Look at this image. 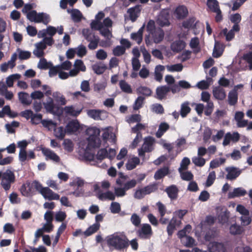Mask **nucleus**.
Listing matches in <instances>:
<instances>
[{"mask_svg": "<svg viewBox=\"0 0 252 252\" xmlns=\"http://www.w3.org/2000/svg\"><path fill=\"white\" fill-rule=\"evenodd\" d=\"M108 246L117 250L126 248L129 245V240L124 232H116L108 236L106 238Z\"/></svg>", "mask_w": 252, "mask_h": 252, "instance_id": "f257e3e1", "label": "nucleus"}, {"mask_svg": "<svg viewBox=\"0 0 252 252\" xmlns=\"http://www.w3.org/2000/svg\"><path fill=\"white\" fill-rule=\"evenodd\" d=\"M21 77V75L20 74H13L6 78V84L3 82H0V95L4 96L7 100L12 99L14 94L12 92L8 90V88L13 87L14 81L19 79Z\"/></svg>", "mask_w": 252, "mask_h": 252, "instance_id": "f03ea898", "label": "nucleus"}, {"mask_svg": "<svg viewBox=\"0 0 252 252\" xmlns=\"http://www.w3.org/2000/svg\"><path fill=\"white\" fill-rule=\"evenodd\" d=\"M87 132L89 135L88 145L93 148H98L100 146L101 141L99 137L100 131L99 129L94 127L88 128Z\"/></svg>", "mask_w": 252, "mask_h": 252, "instance_id": "7ed1b4c3", "label": "nucleus"}, {"mask_svg": "<svg viewBox=\"0 0 252 252\" xmlns=\"http://www.w3.org/2000/svg\"><path fill=\"white\" fill-rule=\"evenodd\" d=\"M27 19L31 22L42 23L47 25L50 22L49 16L44 13H37L35 10H32L27 14Z\"/></svg>", "mask_w": 252, "mask_h": 252, "instance_id": "20e7f679", "label": "nucleus"}, {"mask_svg": "<svg viewBox=\"0 0 252 252\" xmlns=\"http://www.w3.org/2000/svg\"><path fill=\"white\" fill-rule=\"evenodd\" d=\"M164 36V32L160 28H157L155 31L149 34V35L145 37V42L147 46H150L152 44V41L150 38L155 43H159L163 39Z\"/></svg>", "mask_w": 252, "mask_h": 252, "instance_id": "39448f33", "label": "nucleus"}, {"mask_svg": "<svg viewBox=\"0 0 252 252\" xmlns=\"http://www.w3.org/2000/svg\"><path fill=\"white\" fill-rule=\"evenodd\" d=\"M14 181L15 175L11 170H7L2 173L0 185L5 191L8 190L10 189L11 184Z\"/></svg>", "mask_w": 252, "mask_h": 252, "instance_id": "423d86ee", "label": "nucleus"}, {"mask_svg": "<svg viewBox=\"0 0 252 252\" xmlns=\"http://www.w3.org/2000/svg\"><path fill=\"white\" fill-rule=\"evenodd\" d=\"M155 139L152 137L145 138L144 142L141 148L138 150L140 157H145V153L152 152L154 149Z\"/></svg>", "mask_w": 252, "mask_h": 252, "instance_id": "0eeeda50", "label": "nucleus"}, {"mask_svg": "<svg viewBox=\"0 0 252 252\" xmlns=\"http://www.w3.org/2000/svg\"><path fill=\"white\" fill-rule=\"evenodd\" d=\"M87 114L89 117L95 121L104 120L108 116V114L106 111L99 109L87 110Z\"/></svg>", "mask_w": 252, "mask_h": 252, "instance_id": "6e6552de", "label": "nucleus"}, {"mask_svg": "<svg viewBox=\"0 0 252 252\" xmlns=\"http://www.w3.org/2000/svg\"><path fill=\"white\" fill-rule=\"evenodd\" d=\"M155 189L154 185H149L143 188L137 189L133 194V197L137 199H141L145 195L154 192Z\"/></svg>", "mask_w": 252, "mask_h": 252, "instance_id": "1a4fd4ad", "label": "nucleus"}, {"mask_svg": "<svg viewBox=\"0 0 252 252\" xmlns=\"http://www.w3.org/2000/svg\"><path fill=\"white\" fill-rule=\"evenodd\" d=\"M92 30L99 31L100 33L107 39L112 37V33L108 28H104L102 24H99L97 21H92L91 23Z\"/></svg>", "mask_w": 252, "mask_h": 252, "instance_id": "9d476101", "label": "nucleus"}, {"mask_svg": "<svg viewBox=\"0 0 252 252\" xmlns=\"http://www.w3.org/2000/svg\"><path fill=\"white\" fill-rule=\"evenodd\" d=\"M92 30L99 31L100 33L107 39L112 37V33L108 28H104L102 24H99L97 21H92L91 23Z\"/></svg>", "mask_w": 252, "mask_h": 252, "instance_id": "9b49d317", "label": "nucleus"}, {"mask_svg": "<svg viewBox=\"0 0 252 252\" xmlns=\"http://www.w3.org/2000/svg\"><path fill=\"white\" fill-rule=\"evenodd\" d=\"M42 104L46 111L51 114H55L56 109L58 108V105L55 103L54 99L50 96L47 97Z\"/></svg>", "mask_w": 252, "mask_h": 252, "instance_id": "f8f14e48", "label": "nucleus"}, {"mask_svg": "<svg viewBox=\"0 0 252 252\" xmlns=\"http://www.w3.org/2000/svg\"><path fill=\"white\" fill-rule=\"evenodd\" d=\"M82 109V107L77 105H69L65 106L63 108V111L67 116L77 117L81 113Z\"/></svg>", "mask_w": 252, "mask_h": 252, "instance_id": "ddd939ff", "label": "nucleus"}, {"mask_svg": "<svg viewBox=\"0 0 252 252\" xmlns=\"http://www.w3.org/2000/svg\"><path fill=\"white\" fill-rule=\"evenodd\" d=\"M41 152L45 157L46 160H51L56 163L60 162L61 159L59 156L51 150L48 148H42Z\"/></svg>", "mask_w": 252, "mask_h": 252, "instance_id": "4468645a", "label": "nucleus"}, {"mask_svg": "<svg viewBox=\"0 0 252 252\" xmlns=\"http://www.w3.org/2000/svg\"><path fill=\"white\" fill-rule=\"evenodd\" d=\"M188 9L184 5H179L174 11V16L177 19L179 20L184 19L188 15Z\"/></svg>", "mask_w": 252, "mask_h": 252, "instance_id": "2eb2a0df", "label": "nucleus"}, {"mask_svg": "<svg viewBox=\"0 0 252 252\" xmlns=\"http://www.w3.org/2000/svg\"><path fill=\"white\" fill-rule=\"evenodd\" d=\"M225 170L227 173L226 178L229 180H235L242 172V170L233 166L226 167Z\"/></svg>", "mask_w": 252, "mask_h": 252, "instance_id": "dca6fc26", "label": "nucleus"}, {"mask_svg": "<svg viewBox=\"0 0 252 252\" xmlns=\"http://www.w3.org/2000/svg\"><path fill=\"white\" fill-rule=\"evenodd\" d=\"M138 234L140 238L146 239L149 238L152 234L151 226L150 224L144 223L138 231Z\"/></svg>", "mask_w": 252, "mask_h": 252, "instance_id": "f3484780", "label": "nucleus"}, {"mask_svg": "<svg viewBox=\"0 0 252 252\" xmlns=\"http://www.w3.org/2000/svg\"><path fill=\"white\" fill-rule=\"evenodd\" d=\"M141 10V6L137 5L133 7L128 9L127 12L128 14L129 19L132 22H135L139 17Z\"/></svg>", "mask_w": 252, "mask_h": 252, "instance_id": "a211bd4d", "label": "nucleus"}, {"mask_svg": "<svg viewBox=\"0 0 252 252\" xmlns=\"http://www.w3.org/2000/svg\"><path fill=\"white\" fill-rule=\"evenodd\" d=\"M41 194L45 199H48L49 200H57L60 199V195L57 193L54 192L48 187H44V190L42 191Z\"/></svg>", "mask_w": 252, "mask_h": 252, "instance_id": "6ab92c4d", "label": "nucleus"}, {"mask_svg": "<svg viewBox=\"0 0 252 252\" xmlns=\"http://www.w3.org/2000/svg\"><path fill=\"white\" fill-rule=\"evenodd\" d=\"M35 157L34 153L31 150L27 152L26 150H20L19 153V160L22 163L30 159H33Z\"/></svg>", "mask_w": 252, "mask_h": 252, "instance_id": "aec40b11", "label": "nucleus"}, {"mask_svg": "<svg viewBox=\"0 0 252 252\" xmlns=\"http://www.w3.org/2000/svg\"><path fill=\"white\" fill-rule=\"evenodd\" d=\"M247 193L246 189L239 187L234 188L232 191H229L228 194V197L229 198H234L235 197H239L240 196H244Z\"/></svg>", "mask_w": 252, "mask_h": 252, "instance_id": "412c9836", "label": "nucleus"}, {"mask_svg": "<svg viewBox=\"0 0 252 252\" xmlns=\"http://www.w3.org/2000/svg\"><path fill=\"white\" fill-rule=\"evenodd\" d=\"M170 91V87L167 86H161L157 88V97L159 100H162L166 97L167 93Z\"/></svg>", "mask_w": 252, "mask_h": 252, "instance_id": "4be33fe9", "label": "nucleus"}, {"mask_svg": "<svg viewBox=\"0 0 252 252\" xmlns=\"http://www.w3.org/2000/svg\"><path fill=\"white\" fill-rule=\"evenodd\" d=\"M209 252H225L224 245L221 243L213 242L208 246Z\"/></svg>", "mask_w": 252, "mask_h": 252, "instance_id": "5701e85b", "label": "nucleus"}, {"mask_svg": "<svg viewBox=\"0 0 252 252\" xmlns=\"http://www.w3.org/2000/svg\"><path fill=\"white\" fill-rule=\"evenodd\" d=\"M35 49L33 51V54L37 58L42 57L44 54V50L46 49V46L43 43L37 42L34 44Z\"/></svg>", "mask_w": 252, "mask_h": 252, "instance_id": "b1692460", "label": "nucleus"}, {"mask_svg": "<svg viewBox=\"0 0 252 252\" xmlns=\"http://www.w3.org/2000/svg\"><path fill=\"white\" fill-rule=\"evenodd\" d=\"M52 96L56 102L59 105H65L67 102L65 96L58 91L53 92Z\"/></svg>", "mask_w": 252, "mask_h": 252, "instance_id": "393cba45", "label": "nucleus"}, {"mask_svg": "<svg viewBox=\"0 0 252 252\" xmlns=\"http://www.w3.org/2000/svg\"><path fill=\"white\" fill-rule=\"evenodd\" d=\"M165 191L167 193L168 196L171 200L177 198L178 189L175 185H171L166 188Z\"/></svg>", "mask_w": 252, "mask_h": 252, "instance_id": "a878e982", "label": "nucleus"}, {"mask_svg": "<svg viewBox=\"0 0 252 252\" xmlns=\"http://www.w3.org/2000/svg\"><path fill=\"white\" fill-rule=\"evenodd\" d=\"M13 54H16V59L18 57L21 60H28L31 56V53L30 51L23 50L19 48L16 49Z\"/></svg>", "mask_w": 252, "mask_h": 252, "instance_id": "bb28decb", "label": "nucleus"}, {"mask_svg": "<svg viewBox=\"0 0 252 252\" xmlns=\"http://www.w3.org/2000/svg\"><path fill=\"white\" fill-rule=\"evenodd\" d=\"M213 94L214 97L219 100H223L226 96L224 90L220 86L214 88L213 90Z\"/></svg>", "mask_w": 252, "mask_h": 252, "instance_id": "cd10ccee", "label": "nucleus"}, {"mask_svg": "<svg viewBox=\"0 0 252 252\" xmlns=\"http://www.w3.org/2000/svg\"><path fill=\"white\" fill-rule=\"evenodd\" d=\"M97 197L99 199L101 200H115V196L114 192L111 191H107L105 192H102L101 191H99L97 194Z\"/></svg>", "mask_w": 252, "mask_h": 252, "instance_id": "c85d7f7f", "label": "nucleus"}, {"mask_svg": "<svg viewBox=\"0 0 252 252\" xmlns=\"http://www.w3.org/2000/svg\"><path fill=\"white\" fill-rule=\"evenodd\" d=\"M165 66L162 65H158L156 66L154 71L155 79L156 81L160 82L162 79V72L164 70Z\"/></svg>", "mask_w": 252, "mask_h": 252, "instance_id": "c756f323", "label": "nucleus"}, {"mask_svg": "<svg viewBox=\"0 0 252 252\" xmlns=\"http://www.w3.org/2000/svg\"><path fill=\"white\" fill-rule=\"evenodd\" d=\"M67 12L71 14V18L75 22H80L83 17L81 12L77 9H67Z\"/></svg>", "mask_w": 252, "mask_h": 252, "instance_id": "7c9ffc66", "label": "nucleus"}, {"mask_svg": "<svg viewBox=\"0 0 252 252\" xmlns=\"http://www.w3.org/2000/svg\"><path fill=\"white\" fill-rule=\"evenodd\" d=\"M140 163V159L138 157H132L127 160L126 163V168L128 170H131L136 167Z\"/></svg>", "mask_w": 252, "mask_h": 252, "instance_id": "2f4dec72", "label": "nucleus"}, {"mask_svg": "<svg viewBox=\"0 0 252 252\" xmlns=\"http://www.w3.org/2000/svg\"><path fill=\"white\" fill-rule=\"evenodd\" d=\"M79 128V124L77 121H71L68 123L66 126V131L67 133L76 132Z\"/></svg>", "mask_w": 252, "mask_h": 252, "instance_id": "473e14b6", "label": "nucleus"}, {"mask_svg": "<svg viewBox=\"0 0 252 252\" xmlns=\"http://www.w3.org/2000/svg\"><path fill=\"white\" fill-rule=\"evenodd\" d=\"M144 25L141 27L136 32L131 34V38L135 40L138 44H140L142 40V34L144 29Z\"/></svg>", "mask_w": 252, "mask_h": 252, "instance_id": "72a5a7b5", "label": "nucleus"}, {"mask_svg": "<svg viewBox=\"0 0 252 252\" xmlns=\"http://www.w3.org/2000/svg\"><path fill=\"white\" fill-rule=\"evenodd\" d=\"M18 98L23 104L29 105L32 103V100L30 99L29 94L27 93H19Z\"/></svg>", "mask_w": 252, "mask_h": 252, "instance_id": "f704fd0d", "label": "nucleus"}, {"mask_svg": "<svg viewBox=\"0 0 252 252\" xmlns=\"http://www.w3.org/2000/svg\"><path fill=\"white\" fill-rule=\"evenodd\" d=\"M185 47V43L182 40H178L173 42L171 48L173 52H179Z\"/></svg>", "mask_w": 252, "mask_h": 252, "instance_id": "c9c22d12", "label": "nucleus"}, {"mask_svg": "<svg viewBox=\"0 0 252 252\" xmlns=\"http://www.w3.org/2000/svg\"><path fill=\"white\" fill-rule=\"evenodd\" d=\"M102 138L104 141L109 140L110 142L114 143L115 141V135L112 131H110L108 129L103 130Z\"/></svg>", "mask_w": 252, "mask_h": 252, "instance_id": "e433bc0d", "label": "nucleus"}, {"mask_svg": "<svg viewBox=\"0 0 252 252\" xmlns=\"http://www.w3.org/2000/svg\"><path fill=\"white\" fill-rule=\"evenodd\" d=\"M238 100V94L235 90L231 91L228 95V103L230 105H235Z\"/></svg>", "mask_w": 252, "mask_h": 252, "instance_id": "4c0bfd02", "label": "nucleus"}, {"mask_svg": "<svg viewBox=\"0 0 252 252\" xmlns=\"http://www.w3.org/2000/svg\"><path fill=\"white\" fill-rule=\"evenodd\" d=\"M229 231L232 235H238L241 234L244 231V229L242 226L235 223L230 226Z\"/></svg>", "mask_w": 252, "mask_h": 252, "instance_id": "58836bf2", "label": "nucleus"}, {"mask_svg": "<svg viewBox=\"0 0 252 252\" xmlns=\"http://www.w3.org/2000/svg\"><path fill=\"white\" fill-rule=\"evenodd\" d=\"M169 173V168L167 167H164L158 171L155 174L154 178L156 180H159L164 177Z\"/></svg>", "mask_w": 252, "mask_h": 252, "instance_id": "ea45409f", "label": "nucleus"}, {"mask_svg": "<svg viewBox=\"0 0 252 252\" xmlns=\"http://www.w3.org/2000/svg\"><path fill=\"white\" fill-rule=\"evenodd\" d=\"M99 227L100 224L99 223H95L84 231V234L86 236H89L96 232L99 229Z\"/></svg>", "mask_w": 252, "mask_h": 252, "instance_id": "a19ab883", "label": "nucleus"}, {"mask_svg": "<svg viewBox=\"0 0 252 252\" xmlns=\"http://www.w3.org/2000/svg\"><path fill=\"white\" fill-rule=\"evenodd\" d=\"M177 222V220L175 217H173L169 221L167 227V231L169 236L172 235L174 230L175 229Z\"/></svg>", "mask_w": 252, "mask_h": 252, "instance_id": "79ce46f5", "label": "nucleus"}, {"mask_svg": "<svg viewBox=\"0 0 252 252\" xmlns=\"http://www.w3.org/2000/svg\"><path fill=\"white\" fill-rule=\"evenodd\" d=\"M169 125L166 123H161L159 126L158 130L156 133L158 138H160L163 133L169 128Z\"/></svg>", "mask_w": 252, "mask_h": 252, "instance_id": "37998d69", "label": "nucleus"}, {"mask_svg": "<svg viewBox=\"0 0 252 252\" xmlns=\"http://www.w3.org/2000/svg\"><path fill=\"white\" fill-rule=\"evenodd\" d=\"M222 46L218 42H216L213 50V56L215 58L220 57L223 52Z\"/></svg>", "mask_w": 252, "mask_h": 252, "instance_id": "c03bdc74", "label": "nucleus"}, {"mask_svg": "<svg viewBox=\"0 0 252 252\" xmlns=\"http://www.w3.org/2000/svg\"><path fill=\"white\" fill-rule=\"evenodd\" d=\"M119 86L122 91L127 94H131L132 92L130 85L124 80H121L119 82Z\"/></svg>", "mask_w": 252, "mask_h": 252, "instance_id": "a18cd8bd", "label": "nucleus"}, {"mask_svg": "<svg viewBox=\"0 0 252 252\" xmlns=\"http://www.w3.org/2000/svg\"><path fill=\"white\" fill-rule=\"evenodd\" d=\"M207 5L210 9L213 12H220L218 2L216 0H208Z\"/></svg>", "mask_w": 252, "mask_h": 252, "instance_id": "49530a36", "label": "nucleus"}, {"mask_svg": "<svg viewBox=\"0 0 252 252\" xmlns=\"http://www.w3.org/2000/svg\"><path fill=\"white\" fill-rule=\"evenodd\" d=\"M190 108L189 106V103L185 102L181 104L180 114L183 118L186 117L190 111Z\"/></svg>", "mask_w": 252, "mask_h": 252, "instance_id": "de8ad7c7", "label": "nucleus"}, {"mask_svg": "<svg viewBox=\"0 0 252 252\" xmlns=\"http://www.w3.org/2000/svg\"><path fill=\"white\" fill-rule=\"evenodd\" d=\"M138 94L146 96H150L152 94V90L148 87L145 86H140L136 89Z\"/></svg>", "mask_w": 252, "mask_h": 252, "instance_id": "09e8293b", "label": "nucleus"}, {"mask_svg": "<svg viewBox=\"0 0 252 252\" xmlns=\"http://www.w3.org/2000/svg\"><path fill=\"white\" fill-rule=\"evenodd\" d=\"M92 67L94 72L97 74H102L106 69V66L104 64H94Z\"/></svg>", "mask_w": 252, "mask_h": 252, "instance_id": "8fccbe9b", "label": "nucleus"}, {"mask_svg": "<svg viewBox=\"0 0 252 252\" xmlns=\"http://www.w3.org/2000/svg\"><path fill=\"white\" fill-rule=\"evenodd\" d=\"M82 34L84 36L85 38L88 41H91L93 39H94L97 37L95 36L94 34L90 30L88 29H84L82 30Z\"/></svg>", "mask_w": 252, "mask_h": 252, "instance_id": "3c124183", "label": "nucleus"}, {"mask_svg": "<svg viewBox=\"0 0 252 252\" xmlns=\"http://www.w3.org/2000/svg\"><path fill=\"white\" fill-rule=\"evenodd\" d=\"M240 220L242 226H246L252 222V219L249 214L248 215L241 216L240 217Z\"/></svg>", "mask_w": 252, "mask_h": 252, "instance_id": "603ef678", "label": "nucleus"}, {"mask_svg": "<svg viewBox=\"0 0 252 252\" xmlns=\"http://www.w3.org/2000/svg\"><path fill=\"white\" fill-rule=\"evenodd\" d=\"M166 67L169 72H180L182 70L183 66L181 63H177L166 65Z\"/></svg>", "mask_w": 252, "mask_h": 252, "instance_id": "864d4df0", "label": "nucleus"}, {"mask_svg": "<svg viewBox=\"0 0 252 252\" xmlns=\"http://www.w3.org/2000/svg\"><path fill=\"white\" fill-rule=\"evenodd\" d=\"M192 162L197 166L202 167L206 162V160L201 157L194 156L192 158Z\"/></svg>", "mask_w": 252, "mask_h": 252, "instance_id": "5fc2aeb1", "label": "nucleus"}, {"mask_svg": "<svg viewBox=\"0 0 252 252\" xmlns=\"http://www.w3.org/2000/svg\"><path fill=\"white\" fill-rule=\"evenodd\" d=\"M126 190L123 187H117L114 188V196L116 197H122L126 195Z\"/></svg>", "mask_w": 252, "mask_h": 252, "instance_id": "6e6d98bb", "label": "nucleus"}, {"mask_svg": "<svg viewBox=\"0 0 252 252\" xmlns=\"http://www.w3.org/2000/svg\"><path fill=\"white\" fill-rule=\"evenodd\" d=\"M109 209L112 214H118L121 211V205L117 202H112L109 207Z\"/></svg>", "mask_w": 252, "mask_h": 252, "instance_id": "4d7b16f0", "label": "nucleus"}, {"mask_svg": "<svg viewBox=\"0 0 252 252\" xmlns=\"http://www.w3.org/2000/svg\"><path fill=\"white\" fill-rule=\"evenodd\" d=\"M54 132L55 135L56 137L60 139H63L64 137L66 131V129H64L63 127L60 126L55 128Z\"/></svg>", "mask_w": 252, "mask_h": 252, "instance_id": "13d9d810", "label": "nucleus"}, {"mask_svg": "<svg viewBox=\"0 0 252 252\" xmlns=\"http://www.w3.org/2000/svg\"><path fill=\"white\" fill-rule=\"evenodd\" d=\"M75 49L76 51V54L79 57H83L87 54V48L82 44L79 45L77 47L75 48Z\"/></svg>", "mask_w": 252, "mask_h": 252, "instance_id": "bf43d9fd", "label": "nucleus"}, {"mask_svg": "<svg viewBox=\"0 0 252 252\" xmlns=\"http://www.w3.org/2000/svg\"><path fill=\"white\" fill-rule=\"evenodd\" d=\"M195 25V19L194 17L190 18L183 23V26L186 29L193 28Z\"/></svg>", "mask_w": 252, "mask_h": 252, "instance_id": "052dcab7", "label": "nucleus"}, {"mask_svg": "<svg viewBox=\"0 0 252 252\" xmlns=\"http://www.w3.org/2000/svg\"><path fill=\"white\" fill-rule=\"evenodd\" d=\"M126 48L122 46H117L113 50V54L116 56H120L125 54Z\"/></svg>", "mask_w": 252, "mask_h": 252, "instance_id": "680f3d73", "label": "nucleus"}, {"mask_svg": "<svg viewBox=\"0 0 252 252\" xmlns=\"http://www.w3.org/2000/svg\"><path fill=\"white\" fill-rule=\"evenodd\" d=\"M51 64L44 58L41 59L37 64V67L41 69H46L50 67Z\"/></svg>", "mask_w": 252, "mask_h": 252, "instance_id": "e2e57ef3", "label": "nucleus"}, {"mask_svg": "<svg viewBox=\"0 0 252 252\" xmlns=\"http://www.w3.org/2000/svg\"><path fill=\"white\" fill-rule=\"evenodd\" d=\"M190 159L187 157L183 158L180 163V167L179 168V172L186 170L188 168V165L190 164Z\"/></svg>", "mask_w": 252, "mask_h": 252, "instance_id": "0e129e2a", "label": "nucleus"}, {"mask_svg": "<svg viewBox=\"0 0 252 252\" xmlns=\"http://www.w3.org/2000/svg\"><path fill=\"white\" fill-rule=\"evenodd\" d=\"M140 51L142 53V55L144 57V61L147 63H149L151 62V55L148 52V51L146 49L145 47L141 46L140 47Z\"/></svg>", "mask_w": 252, "mask_h": 252, "instance_id": "69168bd1", "label": "nucleus"}, {"mask_svg": "<svg viewBox=\"0 0 252 252\" xmlns=\"http://www.w3.org/2000/svg\"><path fill=\"white\" fill-rule=\"evenodd\" d=\"M229 217V213L228 212H222L219 216V220L220 223L223 224L227 222Z\"/></svg>", "mask_w": 252, "mask_h": 252, "instance_id": "338daca9", "label": "nucleus"}, {"mask_svg": "<svg viewBox=\"0 0 252 252\" xmlns=\"http://www.w3.org/2000/svg\"><path fill=\"white\" fill-rule=\"evenodd\" d=\"M198 44L199 41L198 38H193L191 39L190 42V46L192 49H193V51L195 53H197L200 51L199 48L198 47Z\"/></svg>", "mask_w": 252, "mask_h": 252, "instance_id": "774afa93", "label": "nucleus"}]
</instances>
